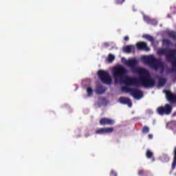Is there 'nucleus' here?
Here are the masks:
<instances>
[{"label":"nucleus","instance_id":"nucleus-1","mask_svg":"<svg viewBox=\"0 0 176 176\" xmlns=\"http://www.w3.org/2000/svg\"><path fill=\"white\" fill-rule=\"evenodd\" d=\"M125 64L126 67L131 68L133 74H139L140 76L139 79L135 77H125L123 82L126 86H138V83H140L143 87H155L156 81L152 78L148 70L137 67L138 65L137 60L131 59L126 60Z\"/></svg>","mask_w":176,"mask_h":176},{"label":"nucleus","instance_id":"nucleus-2","mask_svg":"<svg viewBox=\"0 0 176 176\" xmlns=\"http://www.w3.org/2000/svg\"><path fill=\"white\" fill-rule=\"evenodd\" d=\"M145 63L148 65L151 68H153V69H158L160 68L161 69H164V62L162 60V58H156L153 56L144 57Z\"/></svg>","mask_w":176,"mask_h":176},{"label":"nucleus","instance_id":"nucleus-3","mask_svg":"<svg viewBox=\"0 0 176 176\" xmlns=\"http://www.w3.org/2000/svg\"><path fill=\"white\" fill-rule=\"evenodd\" d=\"M126 74H127V69L122 65H118L113 69V76L116 83H120L123 82V78H124Z\"/></svg>","mask_w":176,"mask_h":176},{"label":"nucleus","instance_id":"nucleus-4","mask_svg":"<svg viewBox=\"0 0 176 176\" xmlns=\"http://www.w3.org/2000/svg\"><path fill=\"white\" fill-rule=\"evenodd\" d=\"M98 76L104 85H112V78L107 71L98 70Z\"/></svg>","mask_w":176,"mask_h":176},{"label":"nucleus","instance_id":"nucleus-5","mask_svg":"<svg viewBox=\"0 0 176 176\" xmlns=\"http://www.w3.org/2000/svg\"><path fill=\"white\" fill-rule=\"evenodd\" d=\"M122 90L128 91L129 93H130L131 96H133L136 100H141V98L144 97V92L135 88L122 87Z\"/></svg>","mask_w":176,"mask_h":176},{"label":"nucleus","instance_id":"nucleus-6","mask_svg":"<svg viewBox=\"0 0 176 176\" xmlns=\"http://www.w3.org/2000/svg\"><path fill=\"white\" fill-rule=\"evenodd\" d=\"M173 112V107L170 104H166L164 107L161 106L157 108V113L160 116L163 115H170Z\"/></svg>","mask_w":176,"mask_h":176},{"label":"nucleus","instance_id":"nucleus-7","mask_svg":"<svg viewBox=\"0 0 176 176\" xmlns=\"http://www.w3.org/2000/svg\"><path fill=\"white\" fill-rule=\"evenodd\" d=\"M164 93H165L166 98L168 102L170 104H175L176 102V95L173 94L170 91L164 90Z\"/></svg>","mask_w":176,"mask_h":176},{"label":"nucleus","instance_id":"nucleus-8","mask_svg":"<svg viewBox=\"0 0 176 176\" xmlns=\"http://www.w3.org/2000/svg\"><path fill=\"white\" fill-rule=\"evenodd\" d=\"M100 124L102 126H112L115 124V120L111 119V118H102L100 120Z\"/></svg>","mask_w":176,"mask_h":176},{"label":"nucleus","instance_id":"nucleus-9","mask_svg":"<svg viewBox=\"0 0 176 176\" xmlns=\"http://www.w3.org/2000/svg\"><path fill=\"white\" fill-rule=\"evenodd\" d=\"M113 128L112 127L101 128L96 131V134H109L111 133H113Z\"/></svg>","mask_w":176,"mask_h":176},{"label":"nucleus","instance_id":"nucleus-10","mask_svg":"<svg viewBox=\"0 0 176 176\" xmlns=\"http://www.w3.org/2000/svg\"><path fill=\"white\" fill-rule=\"evenodd\" d=\"M119 101L120 104H124V105H128L129 108H131L133 106V102H131V100L129 98H124V97H120L119 98Z\"/></svg>","mask_w":176,"mask_h":176},{"label":"nucleus","instance_id":"nucleus-11","mask_svg":"<svg viewBox=\"0 0 176 176\" xmlns=\"http://www.w3.org/2000/svg\"><path fill=\"white\" fill-rule=\"evenodd\" d=\"M136 46L140 50H145L146 52H149V50H151V49L148 48V45H146V43L144 41L137 43Z\"/></svg>","mask_w":176,"mask_h":176},{"label":"nucleus","instance_id":"nucleus-12","mask_svg":"<svg viewBox=\"0 0 176 176\" xmlns=\"http://www.w3.org/2000/svg\"><path fill=\"white\" fill-rule=\"evenodd\" d=\"M106 91H107V87H104L100 84H98L96 86V91L97 94H104V93H105Z\"/></svg>","mask_w":176,"mask_h":176},{"label":"nucleus","instance_id":"nucleus-13","mask_svg":"<svg viewBox=\"0 0 176 176\" xmlns=\"http://www.w3.org/2000/svg\"><path fill=\"white\" fill-rule=\"evenodd\" d=\"M172 170H175L176 167V146L173 149V161L172 162Z\"/></svg>","mask_w":176,"mask_h":176},{"label":"nucleus","instance_id":"nucleus-14","mask_svg":"<svg viewBox=\"0 0 176 176\" xmlns=\"http://www.w3.org/2000/svg\"><path fill=\"white\" fill-rule=\"evenodd\" d=\"M143 38H145V39H147V41H149V42L151 43V45H153V43H155V38H153V36L149 34H144Z\"/></svg>","mask_w":176,"mask_h":176},{"label":"nucleus","instance_id":"nucleus-15","mask_svg":"<svg viewBox=\"0 0 176 176\" xmlns=\"http://www.w3.org/2000/svg\"><path fill=\"white\" fill-rule=\"evenodd\" d=\"M138 174L140 176H149L148 170H145L144 169H139Z\"/></svg>","mask_w":176,"mask_h":176},{"label":"nucleus","instance_id":"nucleus-16","mask_svg":"<svg viewBox=\"0 0 176 176\" xmlns=\"http://www.w3.org/2000/svg\"><path fill=\"white\" fill-rule=\"evenodd\" d=\"M125 53H131L133 52V45H126L123 48Z\"/></svg>","mask_w":176,"mask_h":176},{"label":"nucleus","instance_id":"nucleus-17","mask_svg":"<svg viewBox=\"0 0 176 176\" xmlns=\"http://www.w3.org/2000/svg\"><path fill=\"white\" fill-rule=\"evenodd\" d=\"M169 51L170 50H167V49H160L158 50V54L166 56Z\"/></svg>","mask_w":176,"mask_h":176},{"label":"nucleus","instance_id":"nucleus-18","mask_svg":"<svg viewBox=\"0 0 176 176\" xmlns=\"http://www.w3.org/2000/svg\"><path fill=\"white\" fill-rule=\"evenodd\" d=\"M168 126L169 127V129H170L171 130H174V129H176V121L175 120H173L170 122H169L168 124Z\"/></svg>","mask_w":176,"mask_h":176},{"label":"nucleus","instance_id":"nucleus-19","mask_svg":"<svg viewBox=\"0 0 176 176\" xmlns=\"http://www.w3.org/2000/svg\"><path fill=\"white\" fill-rule=\"evenodd\" d=\"M168 35L169 38L173 39V41H176V32L174 31L168 32Z\"/></svg>","mask_w":176,"mask_h":176},{"label":"nucleus","instance_id":"nucleus-20","mask_svg":"<svg viewBox=\"0 0 176 176\" xmlns=\"http://www.w3.org/2000/svg\"><path fill=\"white\" fill-rule=\"evenodd\" d=\"M167 80L164 78H161L159 79V85L160 86H164L166 83Z\"/></svg>","mask_w":176,"mask_h":176},{"label":"nucleus","instance_id":"nucleus-21","mask_svg":"<svg viewBox=\"0 0 176 176\" xmlns=\"http://www.w3.org/2000/svg\"><path fill=\"white\" fill-rule=\"evenodd\" d=\"M146 157L147 159H151L153 157V153L151 150H147L146 152Z\"/></svg>","mask_w":176,"mask_h":176},{"label":"nucleus","instance_id":"nucleus-22","mask_svg":"<svg viewBox=\"0 0 176 176\" xmlns=\"http://www.w3.org/2000/svg\"><path fill=\"white\" fill-rule=\"evenodd\" d=\"M149 128L147 126H143L142 131L143 133V134H148V133L149 132Z\"/></svg>","mask_w":176,"mask_h":176},{"label":"nucleus","instance_id":"nucleus-23","mask_svg":"<svg viewBox=\"0 0 176 176\" xmlns=\"http://www.w3.org/2000/svg\"><path fill=\"white\" fill-rule=\"evenodd\" d=\"M115 60V56L112 55V54H109L108 61L109 63H112Z\"/></svg>","mask_w":176,"mask_h":176},{"label":"nucleus","instance_id":"nucleus-24","mask_svg":"<svg viewBox=\"0 0 176 176\" xmlns=\"http://www.w3.org/2000/svg\"><path fill=\"white\" fill-rule=\"evenodd\" d=\"M87 91L88 93V96H93V89L91 87H89L87 89Z\"/></svg>","mask_w":176,"mask_h":176},{"label":"nucleus","instance_id":"nucleus-25","mask_svg":"<svg viewBox=\"0 0 176 176\" xmlns=\"http://www.w3.org/2000/svg\"><path fill=\"white\" fill-rule=\"evenodd\" d=\"M115 2L116 5H122L124 2V0H115Z\"/></svg>","mask_w":176,"mask_h":176},{"label":"nucleus","instance_id":"nucleus-26","mask_svg":"<svg viewBox=\"0 0 176 176\" xmlns=\"http://www.w3.org/2000/svg\"><path fill=\"white\" fill-rule=\"evenodd\" d=\"M110 175L111 176H118V173H116V171L111 170L110 172Z\"/></svg>","mask_w":176,"mask_h":176},{"label":"nucleus","instance_id":"nucleus-27","mask_svg":"<svg viewBox=\"0 0 176 176\" xmlns=\"http://www.w3.org/2000/svg\"><path fill=\"white\" fill-rule=\"evenodd\" d=\"M164 43L166 45H171V41L170 40H168V39L164 40Z\"/></svg>","mask_w":176,"mask_h":176},{"label":"nucleus","instance_id":"nucleus-28","mask_svg":"<svg viewBox=\"0 0 176 176\" xmlns=\"http://www.w3.org/2000/svg\"><path fill=\"white\" fill-rule=\"evenodd\" d=\"M144 19L147 23H149L151 21V19H149V17L148 16H144Z\"/></svg>","mask_w":176,"mask_h":176},{"label":"nucleus","instance_id":"nucleus-29","mask_svg":"<svg viewBox=\"0 0 176 176\" xmlns=\"http://www.w3.org/2000/svg\"><path fill=\"white\" fill-rule=\"evenodd\" d=\"M148 137L149 140H152V138H153V135H152V134H148Z\"/></svg>","mask_w":176,"mask_h":176},{"label":"nucleus","instance_id":"nucleus-30","mask_svg":"<svg viewBox=\"0 0 176 176\" xmlns=\"http://www.w3.org/2000/svg\"><path fill=\"white\" fill-rule=\"evenodd\" d=\"M129 36H125L124 37V40L126 41H129Z\"/></svg>","mask_w":176,"mask_h":176},{"label":"nucleus","instance_id":"nucleus-31","mask_svg":"<svg viewBox=\"0 0 176 176\" xmlns=\"http://www.w3.org/2000/svg\"><path fill=\"white\" fill-rule=\"evenodd\" d=\"M104 47H108L109 46V43H104Z\"/></svg>","mask_w":176,"mask_h":176},{"label":"nucleus","instance_id":"nucleus-32","mask_svg":"<svg viewBox=\"0 0 176 176\" xmlns=\"http://www.w3.org/2000/svg\"><path fill=\"white\" fill-rule=\"evenodd\" d=\"M147 112L148 113H150V114L153 113V111L152 110H148Z\"/></svg>","mask_w":176,"mask_h":176},{"label":"nucleus","instance_id":"nucleus-33","mask_svg":"<svg viewBox=\"0 0 176 176\" xmlns=\"http://www.w3.org/2000/svg\"><path fill=\"white\" fill-rule=\"evenodd\" d=\"M173 116H176V111L173 113Z\"/></svg>","mask_w":176,"mask_h":176},{"label":"nucleus","instance_id":"nucleus-34","mask_svg":"<svg viewBox=\"0 0 176 176\" xmlns=\"http://www.w3.org/2000/svg\"><path fill=\"white\" fill-rule=\"evenodd\" d=\"M153 162H155V158H153Z\"/></svg>","mask_w":176,"mask_h":176},{"label":"nucleus","instance_id":"nucleus-35","mask_svg":"<svg viewBox=\"0 0 176 176\" xmlns=\"http://www.w3.org/2000/svg\"><path fill=\"white\" fill-rule=\"evenodd\" d=\"M168 17H170V14L168 15Z\"/></svg>","mask_w":176,"mask_h":176}]
</instances>
